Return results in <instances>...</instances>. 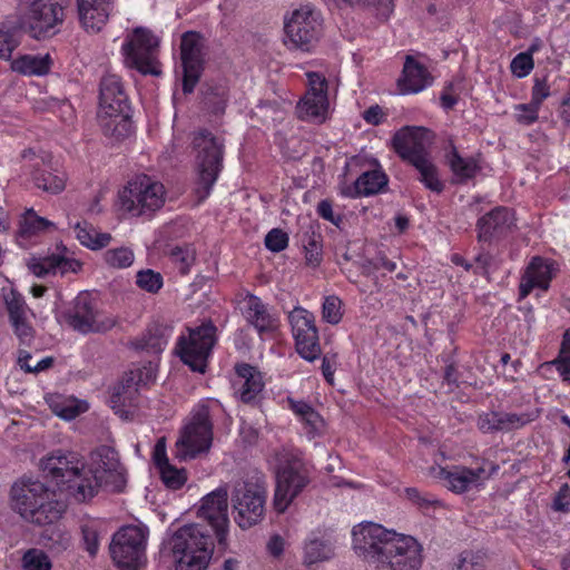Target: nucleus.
Here are the masks:
<instances>
[{
  "label": "nucleus",
  "instance_id": "nucleus-1",
  "mask_svg": "<svg viewBox=\"0 0 570 570\" xmlns=\"http://www.w3.org/2000/svg\"><path fill=\"white\" fill-rule=\"evenodd\" d=\"M353 548L386 570H420L423 548L412 535L396 533L381 524L363 522L353 528Z\"/></svg>",
  "mask_w": 570,
  "mask_h": 570
},
{
  "label": "nucleus",
  "instance_id": "nucleus-2",
  "mask_svg": "<svg viewBox=\"0 0 570 570\" xmlns=\"http://www.w3.org/2000/svg\"><path fill=\"white\" fill-rule=\"evenodd\" d=\"M40 466L60 492L77 502H86L99 491L97 476L86 471L83 459L76 452L55 451L41 460Z\"/></svg>",
  "mask_w": 570,
  "mask_h": 570
},
{
  "label": "nucleus",
  "instance_id": "nucleus-3",
  "mask_svg": "<svg viewBox=\"0 0 570 570\" xmlns=\"http://www.w3.org/2000/svg\"><path fill=\"white\" fill-rule=\"evenodd\" d=\"M13 509L28 522L47 525L57 522L66 511V503L43 482L22 480L11 489Z\"/></svg>",
  "mask_w": 570,
  "mask_h": 570
},
{
  "label": "nucleus",
  "instance_id": "nucleus-4",
  "mask_svg": "<svg viewBox=\"0 0 570 570\" xmlns=\"http://www.w3.org/2000/svg\"><path fill=\"white\" fill-rule=\"evenodd\" d=\"M431 142L432 134L424 127H404L393 137V147L396 154L420 173V180L426 188L441 193L443 184L439 179L438 169L428 154Z\"/></svg>",
  "mask_w": 570,
  "mask_h": 570
},
{
  "label": "nucleus",
  "instance_id": "nucleus-5",
  "mask_svg": "<svg viewBox=\"0 0 570 570\" xmlns=\"http://www.w3.org/2000/svg\"><path fill=\"white\" fill-rule=\"evenodd\" d=\"M175 570H206L213 554L214 542L200 524L179 528L169 541Z\"/></svg>",
  "mask_w": 570,
  "mask_h": 570
},
{
  "label": "nucleus",
  "instance_id": "nucleus-6",
  "mask_svg": "<svg viewBox=\"0 0 570 570\" xmlns=\"http://www.w3.org/2000/svg\"><path fill=\"white\" fill-rule=\"evenodd\" d=\"M275 461L276 489L273 502L274 508L282 513L308 485L311 475L305 463L286 450L277 451Z\"/></svg>",
  "mask_w": 570,
  "mask_h": 570
},
{
  "label": "nucleus",
  "instance_id": "nucleus-7",
  "mask_svg": "<svg viewBox=\"0 0 570 570\" xmlns=\"http://www.w3.org/2000/svg\"><path fill=\"white\" fill-rule=\"evenodd\" d=\"M196 151L197 179L195 194L198 202L205 200L218 178L224 156V141L208 130H200L194 136Z\"/></svg>",
  "mask_w": 570,
  "mask_h": 570
},
{
  "label": "nucleus",
  "instance_id": "nucleus-8",
  "mask_svg": "<svg viewBox=\"0 0 570 570\" xmlns=\"http://www.w3.org/2000/svg\"><path fill=\"white\" fill-rule=\"evenodd\" d=\"M213 442V422L209 406L198 404L190 413L189 421L180 430L176 441V458L181 461L193 460L207 453Z\"/></svg>",
  "mask_w": 570,
  "mask_h": 570
},
{
  "label": "nucleus",
  "instance_id": "nucleus-9",
  "mask_svg": "<svg viewBox=\"0 0 570 570\" xmlns=\"http://www.w3.org/2000/svg\"><path fill=\"white\" fill-rule=\"evenodd\" d=\"M165 194L161 183L147 175H139L119 191L120 208L131 217L150 215L163 207Z\"/></svg>",
  "mask_w": 570,
  "mask_h": 570
},
{
  "label": "nucleus",
  "instance_id": "nucleus-10",
  "mask_svg": "<svg viewBox=\"0 0 570 570\" xmlns=\"http://www.w3.org/2000/svg\"><path fill=\"white\" fill-rule=\"evenodd\" d=\"M284 31V43L288 49L308 52L322 37V14L311 4L301 6L285 20Z\"/></svg>",
  "mask_w": 570,
  "mask_h": 570
},
{
  "label": "nucleus",
  "instance_id": "nucleus-11",
  "mask_svg": "<svg viewBox=\"0 0 570 570\" xmlns=\"http://www.w3.org/2000/svg\"><path fill=\"white\" fill-rule=\"evenodd\" d=\"M158 48L159 39L150 30L138 27L127 36L122 45L125 65L142 75L160 76Z\"/></svg>",
  "mask_w": 570,
  "mask_h": 570
},
{
  "label": "nucleus",
  "instance_id": "nucleus-12",
  "mask_svg": "<svg viewBox=\"0 0 570 570\" xmlns=\"http://www.w3.org/2000/svg\"><path fill=\"white\" fill-rule=\"evenodd\" d=\"M267 488L259 478L237 481L232 493V501L237 512L235 521L247 529L257 524L264 517Z\"/></svg>",
  "mask_w": 570,
  "mask_h": 570
},
{
  "label": "nucleus",
  "instance_id": "nucleus-13",
  "mask_svg": "<svg viewBox=\"0 0 570 570\" xmlns=\"http://www.w3.org/2000/svg\"><path fill=\"white\" fill-rule=\"evenodd\" d=\"M63 7L59 0H20L19 26L39 39L63 21Z\"/></svg>",
  "mask_w": 570,
  "mask_h": 570
},
{
  "label": "nucleus",
  "instance_id": "nucleus-14",
  "mask_svg": "<svg viewBox=\"0 0 570 570\" xmlns=\"http://www.w3.org/2000/svg\"><path fill=\"white\" fill-rule=\"evenodd\" d=\"M147 531L137 525L122 527L111 540V558L120 570H139L146 561Z\"/></svg>",
  "mask_w": 570,
  "mask_h": 570
},
{
  "label": "nucleus",
  "instance_id": "nucleus-15",
  "mask_svg": "<svg viewBox=\"0 0 570 570\" xmlns=\"http://www.w3.org/2000/svg\"><path fill=\"white\" fill-rule=\"evenodd\" d=\"M67 324L78 333H106L118 324V318L100 311L88 293L76 296L66 313Z\"/></svg>",
  "mask_w": 570,
  "mask_h": 570
},
{
  "label": "nucleus",
  "instance_id": "nucleus-16",
  "mask_svg": "<svg viewBox=\"0 0 570 570\" xmlns=\"http://www.w3.org/2000/svg\"><path fill=\"white\" fill-rule=\"evenodd\" d=\"M216 327L209 322L190 330L188 336H180L177 352L180 360L193 371L204 373L207 360L215 344Z\"/></svg>",
  "mask_w": 570,
  "mask_h": 570
},
{
  "label": "nucleus",
  "instance_id": "nucleus-17",
  "mask_svg": "<svg viewBox=\"0 0 570 570\" xmlns=\"http://www.w3.org/2000/svg\"><path fill=\"white\" fill-rule=\"evenodd\" d=\"M90 465H86V471L97 476L99 489L104 485L111 492H121L126 487V472L120 464L117 452L107 445L95 450L90 456Z\"/></svg>",
  "mask_w": 570,
  "mask_h": 570
},
{
  "label": "nucleus",
  "instance_id": "nucleus-18",
  "mask_svg": "<svg viewBox=\"0 0 570 570\" xmlns=\"http://www.w3.org/2000/svg\"><path fill=\"white\" fill-rule=\"evenodd\" d=\"M205 40L195 31H187L181 36L180 59L183 65V90L191 94L198 83L205 61Z\"/></svg>",
  "mask_w": 570,
  "mask_h": 570
},
{
  "label": "nucleus",
  "instance_id": "nucleus-19",
  "mask_svg": "<svg viewBox=\"0 0 570 570\" xmlns=\"http://www.w3.org/2000/svg\"><path fill=\"white\" fill-rule=\"evenodd\" d=\"M297 353L306 361H315L322 353L314 315L303 307L288 314Z\"/></svg>",
  "mask_w": 570,
  "mask_h": 570
},
{
  "label": "nucleus",
  "instance_id": "nucleus-20",
  "mask_svg": "<svg viewBox=\"0 0 570 570\" xmlns=\"http://www.w3.org/2000/svg\"><path fill=\"white\" fill-rule=\"evenodd\" d=\"M198 515L208 521L216 533L218 543L225 546L228 525L227 489L220 487L204 497L198 509Z\"/></svg>",
  "mask_w": 570,
  "mask_h": 570
},
{
  "label": "nucleus",
  "instance_id": "nucleus-21",
  "mask_svg": "<svg viewBox=\"0 0 570 570\" xmlns=\"http://www.w3.org/2000/svg\"><path fill=\"white\" fill-rule=\"evenodd\" d=\"M309 89L297 105L303 120L323 121L328 108L327 80L318 72H307Z\"/></svg>",
  "mask_w": 570,
  "mask_h": 570
},
{
  "label": "nucleus",
  "instance_id": "nucleus-22",
  "mask_svg": "<svg viewBox=\"0 0 570 570\" xmlns=\"http://www.w3.org/2000/svg\"><path fill=\"white\" fill-rule=\"evenodd\" d=\"M558 272L559 266L554 261L540 256L532 257L520 281V298H525L535 287L547 291Z\"/></svg>",
  "mask_w": 570,
  "mask_h": 570
},
{
  "label": "nucleus",
  "instance_id": "nucleus-23",
  "mask_svg": "<svg viewBox=\"0 0 570 570\" xmlns=\"http://www.w3.org/2000/svg\"><path fill=\"white\" fill-rule=\"evenodd\" d=\"M79 21L89 33L99 32L112 10V0H76Z\"/></svg>",
  "mask_w": 570,
  "mask_h": 570
},
{
  "label": "nucleus",
  "instance_id": "nucleus-24",
  "mask_svg": "<svg viewBox=\"0 0 570 570\" xmlns=\"http://www.w3.org/2000/svg\"><path fill=\"white\" fill-rule=\"evenodd\" d=\"M513 225V213L507 207H497L478 220V238L481 242H490L504 236Z\"/></svg>",
  "mask_w": 570,
  "mask_h": 570
},
{
  "label": "nucleus",
  "instance_id": "nucleus-25",
  "mask_svg": "<svg viewBox=\"0 0 570 570\" xmlns=\"http://www.w3.org/2000/svg\"><path fill=\"white\" fill-rule=\"evenodd\" d=\"M433 81L428 68L416 58L407 55L404 60L402 75L397 86L403 95L417 94L430 86Z\"/></svg>",
  "mask_w": 570,
  "mask_h": 570
},
{
  "label": "nucleus",
  "instance_id": "nucleus-26",
  "mask_svg": "<svg viewBox=\"0 0 570 570\" xmlns=\"http://www.w3.org/2000/svg\"><path fill=\"white\" fill-rule=\"evenodd\" d=\"M99 112L128 111V99L120 78L117 75H106L100 82Z\"/></svg>",
  "mask_w": 570,
  "mask_h": 570
},
{
  "label": "nucleus",
  "instance_id": "nucleus-27",
  "mask_svg": "<svg viewBox=\"0 0 570 570\" xmlns=\"http://www.w3.org/2000/svg\"><path fill=\"white\" fill-rule=\"evenodd\" d=\"M483 468L468 469L454 466L452 470L441 469L440 475L448 482V487L455 493H463L473 487H478L485 479Z\"/></svg>",
  "mask_w": 570,
  "mask_h": 570
},
{
  "label": "nucleus",
  "instance_id": "nucleus-28",
  "mask_svg": "<svg viewBox=\"0 0 570 570\" xmlns=\"http://www.w3.org/2000/svg\"><path fill=\"white\" fill-rule=\"evenodd\" d=\"M243 314L246 321L259 333L273 331L276 320L271 315L266 304L255 295H246L244 298Z\"/></svg>",
  "mask_w": 570,
  "mask_h": 570
},
{
  "label": "nucleus",
  "instance_id": "nucleus-29",
  "mask_svg": "<svg viewBox=\"0 0 570 570\" xmlns=\"http://www.w3.org/2000/svg\"><path fill=\"white\" fill-rule=\"evenodd\" d=\"M387 185L386 175L379 169L363 173L353 185L342 188V195L350 198L368 196L381 191Z\"/></svg>",
  "mask_w": 570,
  "mask_h": 570
},
{
  "label": "nucleus",
  "instance_id": "nucleus-30",
  "mask_svg": "<svg viewBox=\"0 0 570 570\" xmlns=\"http://www.w3.org/2000/svg\"><path fill=\"white\" fill-rule=\"evenodd\" d=\"M237 379L234 389L244 403L252 402L263 390L262 376L248 364L237 366Z\"/></svg>",
  "mask_w": 570,
  "mask_h": 570
},
{
  "label": "nucleus",
  "instance_id": "nucleus-31",
  "mask_svg": "<svg viewBox=\"0 0 570 570\" xmlns=\"http://www.w3.org/2000/svg\"><path fill=\"white\" fill-rule=\"evenodd\" d=\"M46 401L57 416L67 421L76 419L88 410L87 402L61 394H49Z\"/></svg>",
  "mask_w": 570,
  "mask_h": 570
},
{
  "label": "nucleus",
  "instance_id": "nucleus-32",
  "mask_svg": "<svg viewBox=\"0 0 570 570\" xmlns=\"http://www.w3.org/2000/svg\"><path fill=\"white\" fill-rule=\"evenodd\" d=\"M100 126L107 137L121 140L131 132V121L127 111L98 114Z\"/></svg>",
  "mask_w": 570,
  "mask_h": 570
},
{
  "label": "nucleus",
  "instance_id": "nucleus-33",
  "mask_svg": "<svg viewBox=\"0 0 570 570\" xmlns=\"http://www.w3.org/2000/svg\"><path fill=\"white\" fill-rule=\"evenodd\" d=\"M450 151L445 155L446 163L459 183H465L473 178L481 169L473 157H462L456 147L451 144Z\"/></svg>",
  "mask_w": 570,
  "mask_h": 570
},
{
  "label": "nucleus",
  "instance_id": "nucleus-34",
  "mask_svg": "<svg viewBox=\"0 0 570 570\" xmlns=\"http://www.w3.org/2000/svg\"><path fill=\"white\" fill-rule=\"evenodd\" d=\"M334 554V547L330 540L309 538L304 543L303 564L312 567L313 564L331 560Z\"/></svg>",
  "mask_w": 570,
  "mask_h": 570
},
{
  "label": "nucleus",
  "instance_id": "nucleus-35",
  "mask_svg": "<svg viewBox=\"0 0 570 570\" xmlns=\"http://www.w3.org/2000/svg\"><path fill=\"white\" fill-rule=\"evenodd\" d=\"M49 55H23L12 60L11 69L23 76H43L50 70Z\"/></svg>",
  "mask_w": 570,
  "mask_h": 570
},
{
  "label": "nucleus",
  "instance_id": "nucleus-36",
  "mask_svg": "<svg viewBox=\"0 0 570 570\" xmlns=\"http://www.w3.org/2000/svg\"><path fill=\"white\" fill-rule=\"evenodd\" d=\"M76 238L80 244L91 250L101 249L110 244L112 236L109 233L98 232L88 222H78L75 227Z\"/></svg>",
  "mask_w": 570,
  "mask_h": 570
},
{
  "label": "nucleus",
  "instance_id": "nucleus-37",
  "mask_svg": "<svg viewBox=\"0 0 570 570\" xmlns=\"http://www.w3.org/2000/svg\"><path fill=\"white\" fill-rule=\"evenodd\" d=\"M139 392L131 386L124 387L116 385L110 396V404L115 413L122 419H128L134 413L132 409L137 405Z\"/></svg>",
  "mask_w": 570,
  "mask_h": 570
},
{
  "label": "nucleus",
  "instance_id": "nucleus-38",
  "mask_svg": "<svg viewBox=\"0 0 570 570\" xmlns=\"http://www.w3.org/2000/svg\"><path fill=\"white\" fill-rule=\"evenodd\" d=\"M167 344L168 336L166 335V328L154 326L135 343V347L153 354H159L164 351Z\"/></svg>",
  "mask_w": 570,
  "mask_h": 570
},
{
  "label": "nucleus",
  "instance_id": "nucleus-39",
  "mask_svg": "<svg viewBox=\"0 0 570 570\" xmlns=\"http://www.w3.org/2000/svg\"><path fill=\"white\" fill-rule=\"evenodd\" d=\"M32 180L38 188L51 194H58L65 188V179L46 169L37 168L32 173Z\"/></svg>",
  "mask_w": 570,
  "mask_h": 570
},
{
  "label": "nucleus",
  "instance_id": "nucleus-40",
  "mask_svg": "<svg viewBox=\"0 0 570 570\" xmlns=\"http://www.w3.org/2000/svg\"><path fill=\"white\" fill-rule=\"evenodd\" d=\"M4 304L9 315V321L17 322L29 317V307L23 297L14 291L4 295Z\"/></svg>",
  "mask_w": 570,
  "mask_h": 570
},
{
  "label": "nucleus",
  "instance_id": "nucleus-41",
  "mask_svg": "<svg viewBox=\"0 0 570 570\" xmlns=\"http://www.w3.org/2000/svg\"><path fill=\"white\" fill-rule=\"evenodd\" d=\"M134 259V252L129 247L111 248L104 253V261L111 268H127Z\"/></svg>",
  "mask_w": 570,
  "mask_h": 570
},
{
  "label": "nucleus",
  "instance_id": "nucleus-42",
  "mask_svg": "<svg viewBox=\"0 0 570 570\" xmlns=\"http://www.w3.org/2000/svg\"><path fill=\"white\" fill-rule=\"evenodd\" d=\"M53 224L48 219L38 216L33 209H28L20 223V234L23 236H32L39 232L46 230Z\"/></svg>",
  "mask_w": 570,
  "mask_h": 570
},
{
  "label": "nucleus",
  "instance_id": "nucleus-43",
  "mask_svg": "<svg viewBox=\"0 0 570 570\" xmlns=\"http://www.w3.org/2000/svg\"><path fill=\"white\" fill-rule=\"evenodd\" d=\"M21 563L23 570H51L52 568L48 554L35 548L24 552Z\"/></svg>",
  "mask_w": 570,
  "mask_h": 570
},
{
  "label": "nucleus",
  "instance_id": "nucleus-44",
  "mask_svg": "<svg viewBox=\"0 0 570 570\" xmlns=\"http://www.w3.org/2000/svg\"><path fill=\"white\" fill-rule=\"evenodd\" d=\"M153 379V370L151 367H140L135 366L130 368L125 375L122 376L121 381L119 382V385L124 387L131 386L134 390L139 392V387L141 385H145Z\"/></svg>",
  "mask_w": 570,
  "mask_h": 570
},
{
  "label": "nucleus",
  "instance_id": "nucleus-45",
  "mask_svg": "<svg viewBox=\"0 0 570 570\" xmlns=\"http://www.w3.org/2000/svg\"><path fill=\"white\" fill-rule=\"evenodd\" d=\"M337 6H371L375 8L377 16L387 19L393 12V0H333Z\"/></svg>",
  "mask_w": 570,
  "mask_h": 570
},
{
  "label": "nucleus",
  "instance_id": "nucleus-46",
  "mask_svg": "<svg viewBox=\"0 0 570 570\" xmlns=\"http://www.w3.org/2000/svg\"><path fill=\"white\" fill-rule=\"evenodd\" d=\"M158 471L161 481L168 489L178 490L187 481V473L185 469H177L176 466L168 464Z\"/></svg>",
  "mask_w": 570,
  "mask_h": 570
},
{
  "label": "nucleus",
  "instance_id": "nucleus-47",
  "mask_svg": "<svg viewBox=\"0 0 570 570\" xmlns=\"http://www.w3.org/2000/svg\"><path fill=\"white\" fill-rule=\"evenodd\" d=\"M99 523L90 520L81 525V533L85 543V549L90 556H96L99 549Z\"/></svg>",
  "mask_w": 570,
  "mask_h": 570
},
{
  "label": "nucleus",
  "instance_id": "nucleus-48",
  "mask_svg": "<svg viewBox=\"0 0 570 570\" xmlns=\"http://www.w3.org/2000/svg\"><path fill=\"white\" fill-rule=\"evenodd\" d=\"M136 284L141 289L155 294L163 287V276L153 269H142L136 275Z\"/></svg>",
  "mask_w": 570,
  "mask_h": 570
},
{
  "label": "nucleus",
  "instance_id": "nucleus-49",
  "mask_svg": "<svg viewBox=\"0 0 570 570\" xmlns=\"http://www.w3.org/2000/svg\"><path fill=\"white\" fill-rule=\"evenodd\" d=\"M342 301L337 296H327L323 303L322 316L330 324H337L342 320Z\"/></svg>",
  "mask_w": 570,
  "mask_h": 570
},
{
  "label": "nucleus",
  "instance_id": "nucleus-50",
  "mask_svg": "<svg viewBox=\"0 0 570 570\" xmlns=\"http://www.w3.org/2000/svg\"><path fill=\"white\" fill-rule=\"evenodd\" d=\"M28 268L39 278H43L48 275H56L55 255L42 258H31L28 262Z\"/></svg>",
  "mask_w": 570,
  "mask_h": 570
},
{
  "label": "nucleus",
  "instance_id": "nucleus-51",
  "mask_svg": "<svg viewBox=\"0 0 570 570\" xmlns=\"http://www.w3.org/2000/svg\"><path fill=\"white\" fill-rule=\"evenodd\" d=\"M205 105L214 114H220L224 111L227 97L224 89L210 88L205 94Z\"/></svg>",
  "mask_w": 570,
  "mask_h": 570
},
{
  "label": "nucleus",
  "instance_id": "nucleus-52",
  "mask_svg": "<svg viewBox=\"0 0 570 570\" xmlns=\"http://www.w3.org/2000/svg\"><path fill=\"white\" fill-rule=\"evenodd\" d=\"M533 66L532 56L528 52H521L513 58L510 67L514 76L522 78L531 72Z\"/></svg>",
  "mask_w": 570,
  "mask_h": 570
},
{
  "label": "nucleus",
  "instance_id": "nucleus-53",
  "mask_svg": "<svg viewBox=\"0 0 570 570\" xmlns=\"http://www.w3.org/2000/svg\"><path fill=\"white\" fill-rule=\"evenodd\" d=\"M287 245L288 235L279 228H273L265 237V246L274 253L282 252Z\"/></svg>",
  "mask_w": 570,
  "mask_h": 570
},
{
  "label": "nucleus",
  "instance_id": "nucleus-54",
  "mask_svg": "<svg viewBox=\"0 0 570 570\" xmlns=\"http://www.w3.org/2000/svg\"><path fill=\"white\" fill-rule=\"evenodd\" d=\"M305 261L306 264L316 267L322 262V246L315 236H308L304 242Z\"/></svg>",
  "mask_w": 570,
  "mask_h": 570
},
{
  "label": "nucleus",
  "instance_id": "nucleus-55",
  "mask_svg": "<svg viewBox=\"0 0 570 570\" xmlns=\"http://www.w3.org/2000/svg\"><path fill=\"white\" fill-rule=\"evenodd\" d=\"M550 85L548 82V76H535L533 79V87L531 90V100L533 101V106L541 104L544 99L550 96Z\"/></svg>",
  "mask_w": 570,
  "mask_h": 570
},
{
  "label": "nucleus",
  "instance_id": "nucleus-56",
  "mask_svg": "<svg viewBox=\"0 0 570 570\" xmlns=\"http://www.w3.org/2000/svg\"><path fill=\"white\" fill-rule=\"evenodd\" d=\"M540 106H533V101L515 106L517 121L522 125H531L538 120Z\"/></svg>",
  "mask_w": 570,
  "mask_h": 570
},
{
  "label": "nucleus",
  "instance_id": "nucleus-57",
  "mask_svg": "<svg viewBox=\"0 0 570 570\" xmlns=\"http://www.w3.org/2000/svg\"><path fill=\"white\" fill-rule=\"evenodd\" d=\"M19 40L16 37V33L11 30H1L0 29V58L3 60H9L11 58L12 51L18 47Z\"/></svg>",
  "mask_w": 570,
  "mask_h": 570
},
{
  "label": "nucleus",
  "instance_id": "nucleus-58",
  "mask_svg": "<svg viewBox=\"0 0 570 570\" xmlns=\"http://www.w3.org/2000/svg\"><path fill=\"white\" fill-rule=\"evenodd\" d=\"M501 412H488L479 416L478 428L483 433L502 431Z\"/></svg>",
  "mask_w": 570,
  "mask_h": 570
},
{
  "label": "nucleus",
  "instance_id": "nucleus-59",
  "mask_svg": "<svg viewBox=\"0 0 570 570\" xmlns=\"http://www.w3.org/2000/svg\"><path fill=\"white\" fill-rule=\"evenodd\" d=\"M82 264L75 258H69L62 255H55V268L56 275L60 274L61 276L68 273H78L81 269Z\"/></svg>",
  "mask_w": 570,
  "mask_h": 570
},
{
  "label": "nucleus",
  "instance_id": "nucleus-60",
  "mask_svg": "<svg viewBox=\"0 0 570 570\" xmlns=\"http://www.w3.org/2000/svg\"><path fill=\"white\" fill-rule=\"evenodd\" d=\"M10 324L13 327L14 334L19 341L22 344H30L35 332L30 324L29 317L17 322H11Z\"/></svg>",
  "mask_w": 570,
  "mask_h": 570
},
{
  "label": "nucleus",
  "instance_id": "nucleus-61",
  "mask_svg": "<svg viewBox=\"0 0 570 570\" xmlns=\"http://www.w3.org/2000/svg\"><path fill=\"white\" fill-rule=\"evenodd\" d=\"M570 487L564 483L560 487L559 491L556 493L552 502V509L557 512H569L570 511Z\"/></svg>",
  "mask_w": 570,
  "mask_h": 570
},
{
  "label": "nucleus",
  "instance_id": "nucleus-62",
  "mask_svg": "<svg viewBox=\"0 0 570 570\" xmlns=\"http://www.w3.org/2000/svg\"><path fill=\"white\" fill-rule=\"evenodd\" d=\"M171 258L174 262L180 264V271L186 273L193 264L195 256L194 252L189 248L176 247L171 250Z\"/></svg>",
  "mask_w": 570,
  "mask_h": 570
},
{
  "label": "nucleus",
  "instance_id": "nucleus-63",
  "mask_svg": "<svg viewBox=\"0 0 570 570\" xmlns=\"http://www.w3.org/2000/svg\"><path fill=\"white\" fill-rule=\"evenodd\" d=\"M502 431H509L525 425L530 420L525 414L501 412Z\"/></svg>",
  "mask_w": 570,
  "mask_h": 570
},
{
  "label": "nucleus",
  "instance_id": "nucleus-64",
  "mask_svg": "<svg viewBox=\"0 0 570 570\" xmlns=\"http://www.w3.org/2000/svg\"><path fill=\"white\" fill-rule=\"evenodd\" d=\"M405 497L413 503L420 507L435 505L439 501L431 495H422L416 488H406L404 490Z\"/></svg>",
  "mask_w": 570,
  "mask_h": 570
}]
</instances>
